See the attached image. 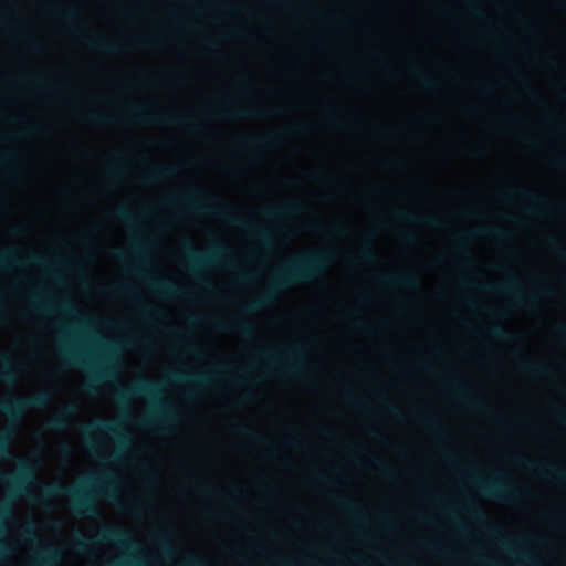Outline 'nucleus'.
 <instances>
[{"instance_id": "f257e3e1", "label": "nucleus", "mask_w": 566, "mask_h": 566, "mask_svg": "<svg viewBox=\"0 0 566 566\" xmlns=\"http://www.w3.org/2000/svg\"><path fill=\"white\" fill-rule=\"evenodd\" d=\"M334 260L329 250L312 251L286 262L277 269L268 290L256 300L248 303L244 310L254 313L271 304L281 291L295 284L305 283L322 276Z\"/></svg>"}, {"instance_id": "f03ea898", "label": "nucleus", "mask_w": 566, "mask_h": 566, "mask_svg": "<svg viewBox=\"0 0 566 566\" xmlns=\"http://www.w3.org/2000/svg\"><path fill=\"white\" fill-rule=\"evenodd\" d=\"M112 478L106 475L90 480L82 486H65L60 483H49L42 490V499L69 497L72 503L73 511L81 516H96L99 514L98 506L93 495V490L112 494Z\"/></svg>"}, {"instance_id": "7ed1b4c3", "label": "nucleus", "mask_w": 566, "mask_h": 566, "mask_svg": "<svg viewBox=\"0 0 566 566\" xmlns=\"http://www.w3.org/2000/svg\"><path fill=\"white\" fill-rule=\"evenodd\" d=\"M198 193L199 191H196L195 193H186L171 199V201L174 203L182 202L195 212L209 213L224 220L227 223L235 228L244 229L264 247H270L272 244V235L268 229H258L253 227L250 222L233 213L229 209L228 205L219 198H212L208 202H202L199 199Z\"/></svg>"}, {"instance_id": "20e7f679", "label": "nucleus", "mask_w": 566, "mask_h": 566, "mask_svg": "<svg viewBox=\"0 0 566 566\" xmlns=\"http://www.w3.org/2000/svg\"><path fill=\"white\" fill-rule=\"evenodd\" d=\"M101 345L107 352L106 364L103 365H94L87 360L83 352L75 346L69 334H63L60 346V357L65 366L85 368L91 373L92 381L88 384L90 390H93L94 381L112 380L116 376L113 364L116 360L115 354L117 352V346L115 343L108 340H101Z\"/></svg>"}, {"instance_id": "39448f33", "label": "nucleus", "mask_w": 566, "mask_h": 566, "mask_svg": "<svg viewBox=\"0 0 566 566\" xmlns=\"http://www.w3.org/2000/svg\"><path fill=\"white\" fill-rule=\"evenodd\" d=\"M130 108L134 113V120L147 124L165 126H177L188 130H199L200 126L190 117L180 114L153 115L148 112L149 106L145 103H133Z\"/></svg>"}, {"instance_id": "423d86ee", "label": "nucleus", "mask_w": 566, "mask_h": 566, "mask_svg": "<svg viewBox=\"0 0 566 566\" xmlns=\"http://www.w3.org/2000/svg\"><path fill=\"white\" fill-rule=\"evenodd\" d=\"M184 255L187 260L189 270L195 274H198L200 270L214 265L221 260L232 256L233 252L224 244L214 245L208 253H202L193 247L187 245L184 250Z\"/></svg>"}, {"instance_id": "0eeeda50", "label": "nucleus", "mask_w": 566, "mask_h": 566, "mask_svg": "<svg viewBox=\"0 0 566 566\" xmlns=\"http://www.w3.org/2000/svg\"><path fill=\"white\" fill-rule=\"evenodd\" d=\"M260 357L264 358L270 365L277 366L287 375H296L306 366V355L298 344L285 352L284 355H279L272 350H261Z\"/></svg>"}, {"instance_id": "6e6552de", "label": "nucleus", "mask_w": 566, "mask_h": 566, "mask_svg": "<svg viewBox=\"0 0 566 566\" xmlns=\"http://www.w3.org/2000/svg\"><path fill=\"white\" fill-rule=\"evenodd\" d=\"M177 419L178 412L174 406L159 402L149 413L138 419V424L145 429L166 432Z\"/></svg>"}, {"instance_id": "1a4fd4ad", "label": "nucleus", "mask_w": 566, "mask_h": 566, "mask_svg": "<svg viewBox=\"0 0 566 566\" xmlns=\"http://www.w3.org/2000/svg\"><path fill=\"white\" fill-rule=\"evenodd\" d=\"M50 400L51 395L46 391H41L27 398L14 397L12 399L0 401V411L9 417L18 418L29 409L43 408L48 406Z\"/></svg>"}, {"instance_id": "9d476101", "label": "nucleus", "mask_w": 566, "mask_h": 566, "mask_svg": "<svg viewBox=\"0 0 566 566\" xmlns=\"http://www.w3.org/2000/svg\"><path fill=\"white\" fill-rule=\"evenodd\" d=\"M475 473L476 468L474 467L472 469V482L484 495L505 501H514L520 495L518 490L512 484L504 483L499 479L482 480Z\"/></svg>"}, {"instance_id": "9b49d317", "label": "nucleus", "mask_w": 566, "mask_h": 566, "mask_svg": "<svg viewBox=\"0 0 566 566\" xmlns=\"http://www.w3.org/2000/svg\"><path fill=\"white\" fill-rule=\"evenodd\" d=\"M83 431L84 433L97 431L103 434L112 436L117 440L118 448L108 459L112 461L117 460L124 453V450L130 444L132 441L130 437L118 426L102 419H97L84 426Z\"/></svg>"}, {"instance_id": "f8f14e48", "label": "nucleus", "mask_w": 566, "mask_h": 566, "mask_svg": "<svg viewBox=\"0 0 566 566\" xmlns=\"http://www.w3.org/2000/svg\"><path fill=\"white\" fill-rule=\"evenodd\" d=\"M23 263L38 265L46 269L52 268V262L41 254L31 252L22 260L18 249L6 250L0 253V271H8L12 268L20 266Z\"/></svg>"}, {"instance_id": "ddd939ff", "label": "nucleus", "mask_w": 566, "mask_h": 566, "mask_svg": "<svg viewBox=\"0 0 566 566\" xmlns=\"http://www.w3.org/2000/svg\"><path fill=\"white\" fill-rule=\"evenodd\" d=\"M160 394L161 389L157 382L142 378L127 388H120L117 398L122 402H126L133 397H146L156 400Z\"/></svg>"}, {"instance_id": "4468645a", "label": "nucleus", "mask_w": 566, "mask_h": 566, "mask_svg": "<svg viewBox=\"0 0 566 566\" xmlns=\"http://www.w3.org/2000/svg\"><path fill=\"white\" fill-rule=\"evenodd\" d=\"M481 289L486 292L511 295L515 300V302L518 304H528V303L533 304L534 303L533 296L526 295L520 289V282L516 279V276L513 274H510L507 280H505L502 283H499V284L488 283V284H484Z\"/></svg>"}, {"instance_id": "2eb2a0df", "label": "nucleus", "mask_w": 566, "mask_h": 566, "mask_svg": "<svg viewBox=\"0 0 566 566\" xmlns=\"http://www.w3.org/2000/svg\"><path fill=\"white\" fill-rule=\"evenodd\" d=\"M34 480V470L31 464L24 460H19L18 471L14 474H7L0 470V481L10 484L17 493H22L27 486Z\"/></svg>"}, {"instance_id": "dca6fc26", "label": "nucleus", "mask_w": 566, "mask_h": 566, "mask_svg": "<svg viewBox=\"0 0 566 566\" xmlns=\"http://www.w3.org/2000/svg\"><path fill=\"white\" fill-rule=\"evenodd\" d=\"M464 510L479 523L481 524L485 532H488L490 535L494 536L496 541L507 551H512L513 547L509 543V537L504 535L501 530L491 524L486 516L471 502L467 503L464 505Z\"/></svg>"}, {"instance_id": "f3484780", "label": "nucleus", "mask_w": 566, "mask_h": 566, "mask_svg": "<svg viewBox=\"0 0 566 566\" xmlns=\"http://www.w3.org/2000/svg\"><path fill=\"white\" fill-rule=\"evenodd\" d=\"M96 539L98 542L114 543L120 547L126 548H135L137 546L136 543L130 538L128 532L118 526L104 528L96 536Z\"/></svg>"}, {"instance_id": "a211bd4d", "label": "nucleus", "mask_w": 566, "mask_h": 566, "mask_svg": "<svg viewBox=\"0 0 566 566\" xmlns=\"http://www.w3.org/2000/svg\"><path fill=\"white\" fill-rule=\"evenodd\" d=\"M376 280L380 284L390 287H405L410 290L419 287V280L416 274L411 272L379 275L376 277Z\"/></svg>"}, {"instance_id": "6ab92c4d", "label": "nucleus", "mask_w": 566, "mask_h": 566, "mask_svg": "<svg viewBox=\"0 0 566 566\" xmlns=\"http://www.w3.org/2000/svg\"><path fill=\"white\" fill-rule=\"evenodd\" d=\"M0 364L2 371L0 373V381L7 385H15L20 371L23 369L22 364H17L12 358L0 349Z\"/></svg>"}, {"instance_id": "aec40b11", "label": "nucleus", "mask_w": 566, "mask_h": 566, "mask_svg": "<svg viewBox=\"0 0 566 566\" xmlns=\"http://www.w3.org/2000/svg\"><path fill=\"white\" fill-rule=\"evenodd\" d=\"M514 193L517 195L521 199H523L527 203H530L532 206V212H534V213H538V214L545 213L546 214V213H551L553 211L554 206L551 202H548L543 197H539V196L535 195L534 192H531L530 190L517 189L514 191Z\"/></svg>"}, {"instance_id": "412c9836", "label": "nucleus", "mask_w": 566, "mask_h": 566, "mask_svg": "<svg viewBox=\"0 0 566 566\" xmlns=\"http://www.w3.org/2000/svg\"><path fill=\"white\" fill-rule=\"evenodd\" d=\"M517 461L528 469H535L538 472H541L542 474H544L546 476H551L552 479H554L556 482H558L560 484H566V472L560 469L555 468L552 464L536 463L533 461H528L524 458H517Z\"/></svg>"}, {"instance_id": "4be33fe9", "label": "nucleus", "mask_w": 566, "mask_h": 566, "mask_svg": "<svg viewBox=\"0 0 566 566\" xmlns=\"http://www.w3.org/2000/svg\"><path fill=\"white\" fill-rule=\"evenodd\" d=\"M76 413L74 405L65 406L59 413L54 415L46 422V428L50 430H65L70 424V417Z\"/></svg>"}, {"instance_id": "5701e85b", "label": "nucleus", "mask_w": 566, "mask_h": 566, "mask_svg": "<svg viewBox=\"0 0 566 566\" xmlns=\"http://www.w3.org/2000/svg\"><path fill=\"white\" fill-rule=\"evenodd\" d=\"M218 328L226 332L239 333L243 337L250 338L254 333V325L248 321H219Z\"/></svg>"}, {"instance_id": "b1692460", "label": "nucleus", "mask_w": 566, "mask_h": 566, "mask_svg": "<svg viewBox=\"0 0 566 566\" xmlns=\"http://www.w3.org/2000/svg\"><path fill=\"white\" fill-rule=\"evenodd\" d=\"M149 284L159 295L165 297H182L186 296L184 290L169 280L150 281Z\"/></svg>"}, {"instance_id": "393cba45", "label": "nucleus", "mask_w": 566, "mask_h": 566, "mask_svg": "<svg viewBox=\"0 0 566 566\" xmlns=\"http://www.w3.org/2000/svg\"><path fill=\"white\" fill-rule=\"evenodd\" d=\"M177 171L174 166H151L143 174V181L145 184H155L167 177L172 176Z\"/></svg>"}, {"instance_id": "a878e982", "label": "nucleus", "mask_w": 566, "mask_h": 566, "mask_svg": "<svg viewBox=\"0 0 566 566\" xmlns=\"http://www.w3.org/2000/svg\"><path fill=\"white\" fill-rule=\"evenodd\" d=\"M84 43L94 50L101 51L106 54H116L119 51L117 43L111 42L97 35H91L84 39Z\"/></svg>"}, {"instance_id": "bb28decb", "label": "nucleus", "mask_w": 566, "mask_h": 566, "mask_svg": "<svg viewBox=\"0 0 566 566\" xmlns=\"http://www.w3.org/2000/svg\"><path fill=\"white\" fill-rule=\"evenodd\" d=\"M337 505L347 512L357 523L363 524L366 522L365 514L361 509L349 497L339 496L335 499Z\"/></svg>"}, {"instance_id": "cd10ccee", "label": "nucleus", "mask_w": 566, "mask_h": 566, "mask_svg": "<svg viewBox=\"0 0 566 566\" xmlns=\"http://www.w3.org/2000/svg\"><path fill=\"white\" fill-rule=\"evenodd\" d=\"M171 378L174 381H186V382L193 384L198 387H206L212 380V375H210V374H193V373H188V374L177 373V374H174L171 376Z\"/></svg>"}, {"instance_id": "c85d7f7f", "label": "nucleus", "mask_w": 566, "mask_h": 566, "mask_svg": "<svg viewBox=\"0 0 566 566\" xmlns=\"http://www.w3.org/2000/svg\"><path fill=\"white\" fill-rule=\"evenodd\" d=\"M396 218L399 221L408 223H422L430 227H438L439 220L434 217H420L409 211L400 210L396 212Z\"/></svg>"}, {"instance_id": "c756f323", "label": "nucleus", "mask_w": 566, "mask_h": 566, "mask_svg": "<svg viewBox=\"0 0 566 566\" xmlns=\"http://www.w3.org/2000/svg\"><path fill=\"white\" fill-rule=\"evenodd\" d=\"M304 211V206L300 202H291L286 207L281 209H268L264 211V216L269 219H280L286 216L298 214Z\"/></svg>"}, {"instance_id": "7c9ffc66", "label": "nucleus", "mask_w": 566, "mask_h": 566, "mask_svg": "<svg viewBox=\"0 0 566 566\" xmlns=\"http://www.w3.org/2000/svg\"><path fill=\"white\" fill-rule=\"evenodd\" d=\"M521 369L532 376L548 377L552 375V369L544 364L531 361L527 359L520 360Z\"/></svg>"}, {"instance_id": "2f4dec72", "label": "nucleus", "mask_w": 566, "mask_h": 566, "mask_svg": "<svg viewBox=\"0 0 566 566\" xmlns=\"http://www.w3.org/2000/svg\"><path fill=\"white\" fill-rule=\"evenodd\" d=\"M226 116L235 117V118H253V117H264L266 113L263 108L259 107H247V108H231L226 111Z\"/></svg>"}, {"instance_id": "473e14b6", "label": "nucleus", "mask_w": 566, "mask_h": 566, "mask_svg": "<svg viewBox=\"0 0 566 566\" xmlns=\"http://www.w3.org/2000/svg\"><path fill=\"white\" fill-rule=\"evenodd\" d=\"M412 74L419 81V83L428 91L434 92L438 88V82L434 77L423 72L419 67L412 66Z\"/></svg>"}, {"instance_id": "72a5a7b5", "label": "nucleus", "mask_w": 566, "mask_h": 566, "mask_svg": "<svg viewBox=\"0 0 566 566\" xmlns=\"http://www.w3.org/2000/svg\"><path fill=\"white\" fill-rule=\"evenodd\" d=\"M454 391L459 399L462 401L469 403L470 406L474 408L482 409L484 406L482 405L480 398L476 395H469L465 390V388L459 386L458 384H453Z\"/></svg>"}, {"instance_id": "f704fd0d", "label": "nucleus", "mask_w": 566, "mask_h": 566, "mask_svg": "<svg viewBox=\"0 0 566 566\" xmlns=\"http://www.w3.org/2000/svg\"><path fill=\"white\" fill-rule=\"evenodd\" d=\"M87 119L95 125H109L117 122V117L111 114H90Z\"/></svg>"}, {"instance_id": "c9c22d12", "label": "nucleus", "mask_w": 566, "mask_h": 566, "mask_svg": "<svg viewBox=\"0 0 566 566\" xmlns=\"http://www.w3.org/2000/svg\"><path fill=\"white\" fill-rule=\"evenodd\" d=\"M478 233L489 235V237H494L501 241H509L511 239V237L509 235V233L506 231H504L497 227H486V228L481 229Z\"/></svg>"}, {"instance_id": "e433bc0d", "label": "nucleus", "mask_w": 566, "mask_h": 566, "mask_svg": "<svg viewBox=\"0 0 566 566\" xmlns=\"http://www.w3.org/2000/svg\"><path fill=\"white\" fill-rule=\"evenodd\" d=\"M548 248L560 259L566 261V248L563 245L559 239L556 237H549L546 240Z\"/></svg>"}, {"instance_id": "4c0bfd02", "label": "nucleus", "mask_w": 566, "mask_h": 566, "mask_svg": "<svg viewBox=\"0 0 566 566\" xmlns=\"http://www.w3.org/2000/svg\"><path fill=\"white\" fill-rule=\"evenodd\" d=\"M11 434L8 431H0V458L8 459L10 451Z\"/></svg>"}, {"instance_id": "58836bf2", "label": "nucleus", "mask_w": 566, "mask_h": 566, "mask_svg": "<svg viewBox=\"0 0 566 566\" xmlns=\"http://www.w3.org/2000/svg\"><path fill=\"white\" fill-rule=\"evenodd\" d=\"M117 217L125 222V224L132 229L138 228V222L136 218L132 214V212L127 208H120L117 211Z\"/></svg>"}, {"instance_id": "ea45409f", "label": "nucleus", "mask_w": 566, "mask_h": 566, "mask_svg": "<svg viewBox=\"0 0 566 566\" xmlns=\"http://www.w3.org/2000/svg\"><path fill=\"white\" fill-rule=\"evenodd\" d=\"M486 334L497 340H509L511 338V335L501 326L490 327Z\"/></svg>"}, {"instance_id": "a19ab883", "label": "nucleus", "mask_w": 566, "mask_h": 566, "mask_svg": "<svg viewBox=\"0 0 566 566\" xmlns=\"http://www.w3.org/2000/svg\"><path fill=\"white\" fill-rule=\"evenodd\" d=\"M157 541L159 542L164 553L169 556L172 553V546L170 543V538L167 533L157 534Z\"/></svg>"}, {"instance_id": "79ce46f5", "label": "nucleus", "mask_w": 566, "mask_h": 566, "mask_svg": "<svg viewBox=\"0 0 566 566\" xmlns=\"http://www.w3.org/2000/svg\"><path fill=\"white\" fill-rule=\"evenodd\" d=\"M421 420H422V422H423L427 427H429V428L433 429L434 431H437V432L442 431V427H441V424H440V422H439V420H438V418H437V417H434V416H432V415H423V416L421 417Z\"/></svg>"}, {"instance_id": "37998d69", "label": "nucleus", "mask_w": 566, "mask_h": 566, "mask_svg": "<svg viewBox=\"0 0 566 566\" xmlns=\"http://www.w3.org/2000/svg\"><path fill=\"white\" fill-rule=\"evenodd\" d=\"M33 307L36 312H48L52 310V304L49 303L45 298L42 296H35L33 300Z\"/></svg>"}, {"instance_id": "c03bdc74", "label": "nucleus", "mask_w": 566, "mask_h": 566, "mask_svg": "<svg viewBox=\"0 0 566 566\" xmlns=\"http://www.w3.org/2000/svg\"><path fill=\"white\" fill-rule=\"evenodd\" d=\"M139 310L144 316H164L165 313L156 307L146 305V304H139Z\"/></svg>"}, {"instance_id": "a18cd8bd", "label": "nucleus", "mask_w": 566, "mask_h": 566, "mask_svg": "<svg viewBox=\"0 0 566 566\" xmlns=\"http://www.w3.org/2000/svg\"><path fill=\"white\" fill-rule=\"evenodd\" d=\"M11 514V509L8 504L0 503V533L4 532L6 528V520Z\"/></svg>"}, {"instance_id": "49530a36", "label": "nucleus", "mask_w": 566, "mask_h": 566, "mask_svg": "<svg viewBox=\"0 0 566 566\" xmlns=\"http://www.w3.org/2000/svg\"><path fill=\"white\" fill-rule=\"evenodd\" d=\"M238 429H239V432H240L241 434H243V436H245V437H249V438L256 439V441H258V442H260V443L269 444V441H268V440L262 439V438H260L259 436H256V434L254 433V431H253V430H251L249 427L243 426V424H240V426L238 427Z\"/></svg>"}, {"instance_id": "de8ad7c7", "label": "nucleus", "mask_w": 566, "mask_h": 566, "mask_svg": "<svg viewBox=\"0 0 566 566\" xmlns=\"http://www.w3.org/2000/svg\"><path fill=\"white\" fill-rule=\"evenodd\" d=\"M359 256L364 262H367V263H371L377 260L376 254L374 253V251L371 249V244L364 247V249L360 251Z\"/></svg>"}, {"instance_id": "09e8293b", "label": "nucleus", "mask_w": 566, "mask_h": 566, "mask_svg": "<svg viewBox=\"0 0 566 566\" xmlns=\"http://www.w3.org/2000/svg\"><path fill=\"white\" fill-rule=\"evenodd\" d=\"M181 566H209V565L200 556H189L182 560Z\"/></svg>"}, {"instance_id": "8fccbe9b", "label": "nucleus", "mask_w": 566, "mask_h": 566, "mask_svg": "<svg viewBox=\"0 0 566 566\" xmlns=\"http://www.w3.org/2000/svg\"><path fill=\"white\" fill-rule=\"evenodd\" d=\"M75 547L81 552H88L92 547V541L84 535H80L75 541Z\"/></svg>"}, {"instance_id": "3c124183", "label": "nucleus", "mask_w": 566, "mask_h": 566, "mask_svg": "<svg viewBox=\"0 0 566 566\" xmlns=\"http://www.w3.org/2000/svg\"><path fill=\"white\" fill-rule=\"evenodd\" d=\"M61 15L67 22H74L77 18V11L74 7H67L61 11Z\"/></svg>"}, {"instance_id": "603ef678", "label": "nucleus", "mask_w": 566, "mask_h": 566, "mask_svg": "<svg viewBox=\"0 0 566 566\" xmlns=\"http://www.w3.org/2000/svg\"><path fill=\"white\" fill-rule=\"evenodd\" d=\"M377 464H379L381 473L387 480H391L394 478V472L387 464L380 461H378Z\"/></svg>"}, {"instance_id": "864d4df0", "label": "nucleus", "mask_w": 566, "mask_h": 566, "mask_svg": "<svg viewBox=\"0 0 566 566\" xmlns=\"http://www.w3.org/2000/svg\"><path fill=\"white\" fill-rule=\"evenodd\" d=\"M59 307L70 315H76L74 306L69 301L62 302Z\"/></svg>"}, {"instance_id": "5fc2aeb1", "label": "nucleus", "mask_w": 566, "mask_h": 566, "mask_svg": "<svg viewBox=\"0 0 566 566\" xmlns=\"http://www.w3.org/2000/svg\"><path fill=\"white\" fill-rule=\"evenodd\" d=\"M473 233H465V234H461L458 239V243H457V248L459 251L463 252V247H464V242L465 240H468Z\"/></svg>"}, {"instance_id": "6e6d98bb", "label": "nucleus", "mask_w": 566, "mask_h": 566, "mask_svg": "<svg viewBox=\"0 0 566 566\" xmlns=\"http://www.w3.org/2000/svg\"><path fill=\"white\" fill-rule=\"evenodd\" d=\"M108 172L112 177L116 178L120 175L122 170L120 167L114 164L108 165Z\"/></svg>"}, {"instance_id": "4d7b16f0", "label": "nucleus", "mask_w": 566, "mask_h": 566, "mask_svg": "<svg viewBox=\"0 0 566 566\" xmlns=\"http://www.w3.org/2000/svg\"><path fill=\"white\" fill-rule=\"evenodd\" d=\"M32 82L41 87H45V88H54L53 86H49L46 85V82L44 81L43 77H40V76H36V77H32L31 78Z\"/></svg>"}, {"instance_id": "13d9d810", "label": "nucleus", "mask_w": 566, "mask_h": 566, "mask_svg": "<svg viewBox=\"0 0 566 566\" xmlns=\"http://www.w3.org/2000/svg\"><path fill=\"white\" fill-rule=\"evenodd\" d=\"M144 250L145 245L140 241H136L133 247L134 253L140 255L144 252Z\"/></svg>"}, {"instance_id": "bf43d9fd", "label": "nucleus", "mask_w": 566, "mask_h": 566, "mask_svg": "<svg viewBox=\"0 0 566 566\" xmlns=\"http://www.w3.org/2000/svg\"><path fill=\"white\" fill-rule=\"evenodd\" d=\"M46 556L49 559H56L57 557H60V554L55 548L50 547L46 551Z\"/></svg>"}, {"instance_id": "052dcab7", "label": "nucleus", "mask_w": 566, "mask_h": 566, "mask_svg": "<svg viewBox=\"0 0 566 566\" xmlns=\"http://www.w3.org/2000/svg\"><path fill=\"white\" fill-rule=\"evenodd\" d=\"M118 291L120 293L129 295V296L134 295V290L130 286H128V285L122 286Z\"/></svg>"}, {"instance_id": "680f3d73", "label": "nucleus", "mask_w": 566, "mask_h": 566, "mask_svg": "<svg viewBox=\"0 0 566 566\" xmlns=\"http://www.w3.org/2000/svg\"><path fill=\"white\" fill-rule=\"evenodd\" d=\"M12 158H13V154L12 153H8V151L0 153V161L1 163L11 160Z\"/></svg>"}, {"instance_id": "e2e57ef3", "label": "nucleus", "mask_w": 566, "mask_h": 566, "mask_svg": "<svg viewBox=\"0 0 566 566\" xmlns=\"http://www.w3.org/2000/svg\"><path fill=\"white\" fill-rule=\"evenodd\" d=\"M249 145L253 147H263L266 145V142L261 139H253L249 142Z\"/></svg>"}, {"instance_id": "0e129e2a", "label": "nucleus", "mask_w": 566, "mask_h": 566, "mask_svg": "<svg viewBox=\"0 0 566 566\" xmlns=\"http://www.w3.org/2000/svg\"><path fill=\"white\" fill-rule=\"evenodd\" d=\"M346 230L347 228L344 227L343 224H336L333 227V231L338 234L344 233Z\"/></svg>"}, {"instance_id": "69168bd1", "label": "nucleus", "mask_w": 566, "mask_h": 566, "mask_svg": "<svg viewBox=\"0 0 566 566\" xmlns=\"http://www.w3.org/2000/svg\"><path fill=\"white\" fill-rule=\"evenodd\" d=\"M12 233L17 237H21L24 234V229L22 227L12 228Z\"/></svg>"}, {"instance_id": "338daca9", "label": "nucleus", "mask_w": 566, "mask_h": 566, "mask_svg": "<svg viewBox=\"0 0 566 566\" xmlns=\"http://www.w3.org/2000/svg\"><path fill=\"white\" fill-rule=\"evenodd\" d=\"M388 410L391 415H394L395 417H400V411L398 410V408L396 406H389L388 407Z\"/></svg>"}, {"instance_id": "774afa93", "label": "nucleus", "mask_w": 566, "mask_h": 566, "mask_svg": "<svg viewBox=\"0 0 566 566\" xmlns=\"http://www.w3.org/2000/svg\"><path fill=\"white\" fill-rule=\"evenodd\" d=\"M276 564H277V566H296L287 560L281 559V558L276 559Z\"/></svg>"}]
</instances>
